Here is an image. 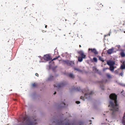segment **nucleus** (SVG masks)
<instances>
[{"label": "nucleus", "mask_w": 125, "mask_h": 125, "mask_svg": "<svg viewBox=\"0 0 125 125\" xmlns=\"http://www.w3.org/2000/svg\"><path fill=\"white\" fill-rule=\"evenodd\" d=\"M80 99L83 100V101L84 100V97L82 96H81Z\"/></svg>", "instance_id": "27"}, {"label": "nucleus", "mask_w": 125, "mask_h": 125, "mask_svg": "<svg viewBox=\"0 0 125 125\" xmlns=\"http://www.w3.org/2000/svg\"><path fill=\"white\" fill-rule=\"evenodd\" d=\"M37 86V84L35 83H34L32 84V86L33 87H35Z\"/></svg>", "instance_id": "20"}, {"label": "nucleus", "mask_w": 125, "mask_h": 125, "mask_svg": "<svg viewBox=\"0 0 125 125\" xmlns=\"http://www.w3.org/2000/svg\"><path fill=\"white\" fill-rule=\"evenodd\" d=\"M21 121L26 125H35L37 124L36 120L33 119L31 120L26 115L20 119Z\"/></svg>", "instance_id": "2"}, {"label": "nucleus", "mask_w": 125, "mask_h": 125, "mask_svg": "<svg viewBox=\"0 0 125 125\" xmlns=\"http://www.w3.org/2000/svg\"><path fill=\"white\" fill-rule=\"evenodd\" d=\"M106 75L108 78H110L111 77V76L109 74H107Z\"/></svg>", "instance_id": "25"}, {"label": "nucleus", "mask_w": 125, "mask_h": 125, "mask_svg": "<svg viewBox=\"0 0 125 125\" xmlns=\"http://www.w3.org/2000/svg\"><path fill=\"white\" fill-rule=\"evenodd\" d=\"M78 124L79 125H83V122H80Z\"/></svg>", "instance_id": "28"}, {"label": "nucleus", "mask_w": 125, "mask_h": 125, "mask_svg": "<svg viewBox=\"0 0 125 125\" xmlns=\"http://www.w3.org/2000/svg\"><path fill=\"white\" fill-rule=\"evenodd\" d=\"M124 32L125 33V31H124Z\"/></svg>", "instance_id": "38"}, {"label": "nucleus", "mask_w": 125, "mask_h": 125, "mask_svg": "<svg viewBox=\"0 0 125 125\" xmlns=\"http://www.w3.org/2000/svg\"><path fill=\"white\" fill-rule=\"evenodd\" d=\"M125 112L124 113V116L123 117V119L122 120V124L124 125H125Z\"/></svg>", "instance_id": "13"}, {"label": "nucleus", "mask_w": 125, "mask_h": 125, "mask_svg": "<svg viewBox=\"0 0 125 125\" xmlns=\"http://www.w3.org/2000/svg\"><path fill=\"white\" fill-rule=\"evenodd\" d=\"M99 60L103 62H104V60L102 58L101 56L99 57Z\"/></svg>", "instance_id": "16"}, {"label": "nucleus", "mask_w": 125, "mask_h": 125, "mask_svg": "<svg viewBox=\"0 0 125 125\" xmlns=\"http://www.w3.org/2000/svg\"><path fill=\"white\" fill-rule=\"evenodd\" d=\"M60 57V56H58L56 57L55 58H53L51 61L52 62V61L53 60H56V59H57L58 58Z\"/></svg>", "instance_id": "22"}, {"label": "nucleus", "mask_w": 125, "mask_h": 125, "mask_svg": "<svg viewBox=\"0 0 125 125\" xmlns=\"http://www.w3.org/2000/svg\"><path fill=\"white\" fill-rule=\"evenodd\" d=\"M94 93L93 91H91L90 93H87L85 94V96L86 98H87L88 97H90V95L93 94Z\"/></svg>", "instance_id": "10"}, {"label": "nucleus", "mask_w": 125, "mask_h": 125, "mask_svg": "<svg viewBox=\"0 0 125 125\" xmlns=\"http://www.w3.org/2000/svg\"><path fill=\"white\" fill-rule=\"evenodd\" d=\"M120 55L122 57H124L125 56V54L123 52H121L120 53Z\"/></svg>", "instance_id": "17"}, {"label": "nucleus", "mask_w": 125, "mask_h": 125, "mask_svg": "<svg viewBox=\"0 0 125 125\" xmlns=\"http://www.w3.org/2000/svg\"><path fill=\"white\" fill-rule=\"evenodd\" d=\"M77 14V13H73V14H74V15H76Z\"/></svg>", "instance_id": "32"}, {"label": "nucleus", "mask_w": 125, "mask_h": 125, "mask_svg": "<svg viewBox=\"0 0 125 125\" xmlns=\"http://www.w3.org/2000/svg\"><path fill=\"white\" fill-rule=\"evenodd\" d=\"M61 20H62L63 21H64V20H65V21H66V19H65L63 17L62 18V19H61Z\"/></svg>", "instance_id": "26"}, {"label": "nucleus", "mask_w": 125, "mask_h": 125, "mask_svg": "<svg viewBox=\"0 0 125 125\" xmlns=\"http://www.w3.org/2000/svg\"><path fill=\"white\" fill-rule=\"evenodd\" d=\"M53 122L56 123L57 125H71L70 122L69 120H65L64 121L60 120H56L54 121Z\"/></svg>", "instance_id": "3"}, {"label": "nucleus", "mask_w": 125, "mask_h": 125, "mask_svg": "<svg viewBox=\"0 0 125 125\" xmlns=\"http://www.w3.org/2000/svg\"><path fill=\"white\" fill-rule=\"evenodd\" d=\"M44 30H43V31H42V32H44Z\"/></svg>", "instance_id": "37"}, {"label": "nucleus", "mask_w": 125, "mask_h": 125, "mask_svg": "<svg viewBox=\"0 0 125 125\" xmlns=\"http://www.w3.org/2000/svg\"><path fill=\"white\" fill-rule=\"evenodd\" d=\"M76 103L77 104H79L80 103V102L79 101H76Z\"/></svg>", "instance_id": "29"}, {"label": "nucleus", "mask_w": 125, "mask_h": 125, "mask_svg": "<svg viewBox=\"0 0 125 125\" xmlns=\"http://www.w3.org/2000/svg\"><path fill=\"white\" fill-rule=\"evenodd\" d=\"M123 71H122V72H121L119 74V75L121 76H122V75H123Z\"/></svg>", "instance_id": "24"}, {"label": "nucleus", "mask_w": 125, "mask_h": 125, "mask_svg": "<svg viewBox=\"0 0 125 125\" xmlns=\"http://www.w3.org/2000/svg\"><path fill=\"white\" fill-rule=\"evenodd\" d=\"M114 68L113 65L110 66L109 69L110 70L113 71L114 70Z\"/></svg>", "instance_id": "15"}, {"label": "nucleus", "mask_w": 125, "mask_h": 125, "mask_svg": "<svg viewBox=\"0 0 125 125\" xmlns=\"http://www.w3.org/2000/svg\"><path fill=\"white\" fill-rule=\"evenodd\" d=\"M53 78V76L51 75L48 78L49 80H52Z\"/></svg>", "instance_id": "19"}, {"label": "nucleus", "mask_w": 125, "mask_h": 125, "mask_svg": "<svg viewBox=\"0 0 125 125\" xmlns=\"http://www.w3.org/2000/svg\"><path fill=\"white\" fill-rule=\"evenodd\" d=\"M47 27V25H46L45 26V28H46Z\"/></svg>", "instance_id": "34"}, {"label": "nucleus", "mask_w": 125, "mask_h": 125, "mask_svg": "<svg viewBox=\"0 0 125 125\" xmlns=\"http://www.w3.org/2000/svg\"><path fill=\"white\" fill-rule=\"evenodd\" d=\"M43 59L44 60L48 61L52 59L50 55L49 54H46L44 55Z\"/></svg>", "instance_id": "7"}, {"label": "nucleus", "mask_w": 125, "mask_h": 125, "mask_svg": "<svg viewBox=\"0 0 125 125\" xmlns=\"http://www.w3.org/2000/svg\"><path fill=\"white\" fill-rule=\"evenodd\" d=\"M78 53L80 55L81 57H78V61L79 62H82L83 59L86 58V55L84 54L83 52L82 51H79L78 52Z\"/></svg>", "instance_id": "4"}, {"label": "nucleus", "mask_w": 125, "mask_h": 125, "mask_svg": "<svg viewBox=\"0 0 125 125\" xmlns=\"http://www.w3.org/2000/svg\"><path fill=\"white\" fill-rule=\"evenodd\" d=\"M90 50H91V52H93L95 54H97L98 53V52H97L96 49H89V51H90Z\"/></svg>", "instance_id": "9"}, {"label": "nucleus", "mask_w": 125, "mask_h": 125, "mask_svg": "<svg viewBox=\"0 0 125 125\" xmlns=\"http://www.w3.org/2000/svg\"><path fill=\"white\" fill-rule=\"evenodd\" d=\"M62 104H64V105H65V104L63 102L62 103Z\"/></svg>", "instance_id": "33"}, {"label": "nucleus", "mask_w": 125, "mask_h": 125, "mask_svg": "<svg viewBox=\"0 0 125 125\" xmlns=\"http://www.w3.org/2000/svg\"><path fill=\"white\" fill-rule=\"evenodd\" d=\"M65 83H60L59 84L56 86L55 85H54V87H56L59 89L61 87H63L65 85Z\"/></svg>", "instance_id": "6"}, {"label": "nucleus", "mask_w": 125, "mask_h": 125, "mask_svg": "<svg viewBox=\"0 0 125 125\" xmlns=\"http://www.w3.org/2000/svg\"><path fill=\"white\" fill-rule=\"evenodd\" d=\"M79 47L80 48V47H81V45H80L79 46Z\"/></svg>", "instance_id": "36"}, {"label": "nucleus", "mask_w": 125, "mask_h": 125, "mask_svg": "<svg viewBox=\"0 0 125 125\" xmlns=\"http://www.w3.org/2000/svg\"><path fill=\"white\" fill-rule=\"evenodd\" d=\"M71 78H74V76L72 73H70L68 75Z\"/></svg>", "instance_id": "14"}, {"label": "nucleus", "mask_w": 125, "mask_h": 125, "mask_svg": "<svg viewBox=\"0 0 125 125\" xmlns=\"http://www.w3.org/2000/svg\"><path fill=\"white\" fill-rule=\"evenodd\" d=\"M56 94V92H55L54 94Z\"/></svg>", "instance_id": "35"}, {"label": "nucleus", "mask_w": 125, "mask_h": 125, "mask_svg": "<svg viewBox=\"0 0 125 125\" xmlns=\"http://www.w3.org/2000/svg\"><path fill=\"white\" fill-rule=\"evenodd\" d=\"M35 75L36 76H38V77L39 76V74H38L37 73H36L35 74Z\"/></svg>", "instance_id": "31"}, {"label": "nucleus", "mask_w": 125, "mask_h": 125, "mask_svg": "<svg viewBox=\"0 0 125 125\" xmlns=\"http://www.w3.org/2000/svg\"><path fill=\"white\" fill-rule=\"evenodd\" d=\"M63 62L66 63L68 65L72 66L74 64V62L73 61H70L68 60H64Z\"/></svg>", "instance_id": "5"}, {"label": "nucleus", "mask_w": 125, "mask_h": 125, "mask_svg": "<svg viewBox=\"0 0 125 125\" xmlns=\"http://www.w3.org/2000/svg\"><path fill=\"white\" fill-rule=\"evenodd\" d=\"M125 69V62L124 61L123 62V65H121V66L120 69L118 70L117 71H120L121 72H122V71H123V69Z\"/></svg>", "instance_id": "8"}, {"label": "nucleus", "mask_w": 125, "mask_h": 125, "mask_svg": "<svg viewBox=\"0 0 125 125\" xmlns=\"http://www.w3.org/2000/svg\"><path fill=\"white\" fill-rule=\"evenodd\" d=\"M74 70H75L77 71L78 72H82V71L78 68H74Z\"/></svg>", "instance_id": "21"}, {"label": "nucleus", "mask_w": 125, "mask_h": 125, "mask_svg": "<svg viewBox=\"0 0 125 125\" xmlns=\"http://www.w3.org/2000/svg\"><path fill=\"white\" fill-rule=\"evenodd\" d=\"M114 50V49L112 48L111 49H109L107 51V52L109 54H111L112 53Z\"/></svg>", "instance_id": "11"}, {"label": "nucleus", "mask_w": 125, "mask_h": 125, "mask_svg": "<svg viewBox=\"0 0 125 125\" xmlns=\"http://www.w3.org/2000/svg\"><path fill=\"white\" fill-rule=\"evenodd\" d=\"M75 90L77 91H80L81 90V89L80 87H78L75 89Z\"/></svg>", "instance_id": "18"}, {"label": "nucleus", "mask_w": 125, "mask_h": 125, "mask_svg": "<svg viewBox=\"0 0 125 125\" xmlns=\"http://www.w3.org/2000/svg\"><path fill=\"white\" fill-rule=\"evenodd\" d=\"M111 99L109 102V107H110V110L112 111V114L114 115L116 111L119 110V104L117 101V95L115 93H112L109 96Z\"/></svg>", "instance_id": "1"}, {"label": "nucleus", "mask_w": 125, "mask_h": 125, "mask_svg": "<svg viewBox=\"0 0 125 125\" xmlns=\"http://www.w3.org/2000/svg\"><path fill=\"white\" fill-rule=\"evenodd\" d=\"M93 60L95 62H97V59L95 57H94L93 58Z\"/></svg>", "instance_id": "23"}, {"label": "nucleus", "mask_w": 125, "mask_h": 125, "mask_svg": "<svg viewBox=\"0 0 125 125\" xmlns=\"http://www.w3.org/2000/svg\"><path fill=\"white\" fill-rule=\"evenodd\" d=\"M107 64L110 66L113 65L115 63L114 62L111 61H108L107 62Z\"/></svg>", "instance_id": "12"}, {"label": "nucleus", "mask_w": 125, "mask_h": 125, "mask_svg": "<svg viewBox=\"0 0 125 125\" xmlns=\"http://www.w3.org/2000/svg\"><path fill=\"white\" fill-rule=\"evenodd\" d=\"M109 69L108 68H104L103 69V70L104 71L105 70H106L107 69Z\"/></svg>", "instance_id": "30"}]
</instances>
